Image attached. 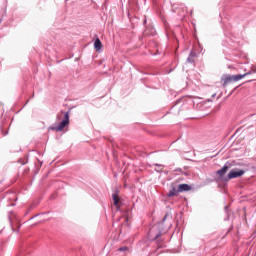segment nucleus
I'll use <instances>...</instances> for the list:
<instances>
[{
	"mask_svg": "<svg viewBox=\"0 0 256 256\" xmlns=\"http://www.w3.org/2000/svg\"><path fill=\"white\" fill-rule=\"evenodd\" d=\"M61 113L64 115V119L58 124V126L50 127L52 131H56V132L63 131V128L67 127V124L69 123V112L61 111Z\"/></svg>",
	"mask_w": 256,
	"mask_h": 256,
	"instance_id": "1",
	"label": "nucleus"
},
{
	"mask_svg": "<svg viewBox=\"0 0 256 256\" xmlns=\"http://www.w3.org/2000/svg\"><path fill=\"white\" fill-rule=\"evenodd\" d=\"M244 173H245V170L234 168L228 173L227 179L231 180V179H237L239 177H243Z\"/></svg>",
	"mask_w": 256,
	"mask_h": 256,
	"instance_id": "2",
	"label": "nucleus"
},
{
	"mask_svg": "<svg viewBox=\"0 0 256 256\" xmlns=\"http://www.w3.org/2000/svg\"><path fill=\"white\" fill-rule=\"evenodd\" d=\"M231 167H235L234 161L226 162L220 170L216 171V174H218L219 177H223L227 173V171H229V169H231Z\"/></svg>",
	"mask_w": 256,
	"mask_h": 256,
	"instance_id": "3",
	"label": "nucleus"
},
{
	"mask_svg": "<svg viewBox=\"0 0 256 256\" xmlns=\"http://www.w3.org/2000/svg\"><path fill=\"white\" fill-rule=\"evenodd\" d=\"M143 25L146 26V29L144 30V35L146 37L155 35V28L153 27L152 24L147 25V18H144Z\"/></svg>",
	"mask_w": 256,
	"mask_h": 256,
	"instance_id": "4",
	"label": "nucleus"
},
{
	"mask_svg": "<svg viewBox=\"0 0 256 256\" xmlns=\"http://www.w3.org/2000/svg\"><path fill=\"white\" fill-rule=\"evenodd\" d=\"M231 81H233V75H224L221 79L223 87H227V84L231 83Z\"/></svg>",
	"mask_w": 256,
	"mask_h": 256,
	"instance_id": "5",
	"label": "nucleus"
},
{
	"mask_svg": "<svg viewBox=\"0 0 256 256\" xmlns=\"http://www.w3.org/2000/svg\"><path fill=\"white\" fill-rule=\"evenodd\" d=\"M177 195H179V188L172 186V189L169 190L167 197H177Z\"/></svg>",
	"mask_w": 256,
	"mask_h": 256,
	"instance_id": "6",
	"label": "nucleus"
},
{
	"mask_svg": "<svg viewBox=\"0 0 256 256\" xmlns=\"http://www.w3.org/2000/svg\"><path fill=\"white\" fill-rule=\"evenodd\" d=\"M247 75H251V71L245 74L232 75V79L234 82L241 81V79H243V77H247Z\"/></svg>",
	"mask_w": 256,
	"mask_h": 256,
	"instance_id": "7",
	"label": "nucleus"
},
{
	"mask_svg": "<svg viewBox=\"0 0 256 256\" xmlns=\"http://www.w3.org/2000/svg\"><path fill=\"white\" fill-rule=\"evenodd\" d=\"M179 193H183L184 191H191V186L189 184H180L178 186Z\"/></svg>",
	"mask_w": 256,
	"mask_h": 256,
	"instance_id": "8",
	"label": "nucleus"
},
{
	"mask_svg": "<svg viewBox=\"0 0 256 256\" xmlns=\"http://www.w3.org/2000/svg\"><path fill=\"white\" fill-rule=\"evenodd\" d=\"M101 47H103V43H101V39L97 38L94 42V49L101 51Z\"/></svg>",
	"mask_w": 256,
	"mask_h": 256,
	"instance_id": "9",
	"label": "nucleus"
},
{
	"mask_svg": "<svg viewBox=\"0 0 256 256\" xmlns=\"http://www.w3.org/2000/svg\"><path fill=\"white\" fill-rule=\"evenodd\" d=\"M197 57V54L193 51L190 52L188 58H187V62L188 63H195V59Z\"/></svg>",
	"mask_w": 256,
	"mask_h": 256,
	"instance_id": "10",
	"label": "nucleus"
},
{
	"mask_svg": "<svg viewBox=\"0 0 256 256\" xmlns=\"http://www.w3.org/2000/svg\"><path fill=\"white\" fill-rule=\"evenodd\" d=\"M112 199H113V205L115 207H119V195L112 194Z\"/></svg>",
	"mask_w": 256,
	"mask_h": 256,
	"instance_id": "11",
	"label": "nucleus"
},
{
	"mask_svg": "<svg viewBox=\"0 0 256 256\" xmlns=\"http://www.w3.org/2000/svg\"><path fill=\"white\" fill-rule=\"evenodd\" d=\"M118 251H129V247H127V246H123V247H120V248H118Z\"/></svg>",
	"mask_w": 256,
	"mask_h": 256,
	"instance_id": "12",
	"label": "nucleus"
},
{
	"mask_svg": "<svg viewBox=\"0 0 256 256\" xmlns=\"http://www.w3.org/2000/svg\"><path fill=\"white\" fill-rule=\"evenodd\" d=\"M154 165V167H161L162 169L165 167L164 165H162V164H153Z\"/></svg>",
	"mask_w": 256,
	"mask_h": 256,
	"instance_id": "13",
	"label": "nucleus"
},
{
	"mask_svg": "<svg viewBox=\"0 0 256 256\" xmlns=\"http://www.w3.org/2000/svg\"><path fill=\"white\" fill-rule=\"evenodd\" d=\"M167 217H169V214H165V216H164V218H163L161 223H165V219H167Z\"/></svg>",
	"mask_w": 256,
	"mask_h": 256,
	"instance_id": "14",
	"label": "nucleus"
},
{
	"mask_svg": "<svg viewBox=\"0 0 256 256\" xmlns=\"http://www.w3.org/2000/svg\"><path fill=\"white\" fill-rule=\"evenodd\" d=\"M161 237V232H159L158 234H156L154 239H159Z\"/></svg>",
	"mask_w": 256,
	"mask_h": 256,
	"instance_id": "15",
	"label": "nucleus"
},
{
	"mask_svg": "<svg viewBox=\"0 0 256 256\" xmlns=\"http://www.w3.org/2000/svg\"><path fill=\"white\" fill-rule=\"evenodd\" d=\"M154 171H156V173H163V169H160V170L154 169Z\"/></svg>",
	"mask_w": 256,
	"mask_h": 256,
	"instance_id": "16",
	"label": "nucleus"
},
{
	"mask_svg": "<svg viewBox=\"0 0 256 256\" xmlns=\"http://www.w3.org/2000/svg\"><path fill=\"white\" fill-rule=\"evenodd\" d=\"M227 209H229V206H225V211H227Z\"/></svg>",
	"mask_w": 256,
	"mask_h": 256,
	"instance_id": "17",
	"label": "nucleus"
},
{
	"mask_svg": "<svg viewBox=\"0 0 256 256\" xmlns=\"http://www.w3.org/2000/svg\"><path fill=\"white\" fill-rule=\"evenodd\" d=\"M33 97H35V94H33L31 98H33Z\"/></svg>",
	"mask_w": 256,
	"mask_h": 256,
	"instance_id": "18",
	"label": "nucleus"
},
{
	"mask_svg": "<svg viewBox=\"0 0 256 256\" xmlns=\"http://www.w3.org/2000/svg\"><path fill=\"white\" fill-rule=\"evenodd\" d=\"M3 135H4V137H5V135H7V132H6V133H4Z\"/></svg>",
	"mask_w": 256,
	"mask_h": 256,
	"instance_id": "19",
	"label": "nucleus"
},
{
	"mask_svg": "<svg viewBox=\"0 0 256 256\" xmlns=\"http://www.w3.org/2000/svg\"><path fill=\"white\" fill-rule=\"evenodd\" d=\"M254 73H256V68H255V70H254Z\"/></svg>",
	"mask_w": 256,
	"mask_h": 256,
	"instance_id": "20",
	"label": "nucleus"
}]
</instances>
